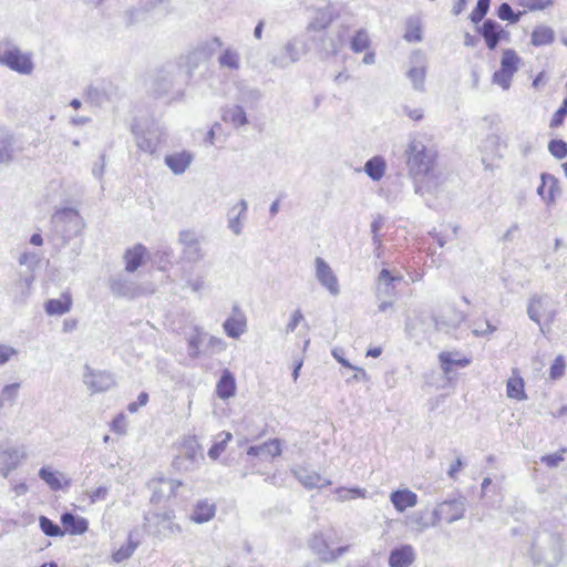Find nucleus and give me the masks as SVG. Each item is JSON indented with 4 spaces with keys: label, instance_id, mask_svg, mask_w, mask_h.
Here are the masks:
<instances>
[{
    "label": "nucleus",
    "instance_id": "46",
    "mask_svg": "<svg viewBox=\"0 0 567 567\" xmlns=\"http://www.w3.org/2000/svg\"><path fill=\"white\" fill-rule=\"evenodd\" d=\"M489 6H491V0H477L474 10L470 14L471 21L475 24L481 22L485 18L486 13L488 12Z\"/></svg>",
    "mask_w": 567,
    "mask_h": 567
},
{
    "label": "nucleus",
    "instance_id": "63",
    "mask_svg": "<svg viewBox=\"0 0 567 567\" xmlns=\"http://www.w3.org/2000/svg\"><path fill=\"white\" fill-rule=\"evenodd\" d=\"M147 402H148V394L146 392H141L138 394V396H137V401L136 402H131L127 405V411L131 412V413H135V412H137V410L141 406L146 405Z\"/></svg>",
    "mask_w": 567,
    "mask_h": 567
},
{
    "label": "nucleus",
    "instance_id": "47",
    "mask_svg": "<svg viewBox=\"0 0 567 567\" xmlns=\"http://www.w3.org/2000/svg\"><path fill=\"white\" fill-rule=\"evenodd\" d=\"M549 153L557 159L567 156V143L564 140L555 138L548 143Z\"/></svg>",
    "mask_w": 567,
    "mask_h": 567
},
{
    "label": "nucleus",
    "instance_id": "23",
    "mask_svg": "<svg viewBox=\"0 0 567 567\" xmlns=\"http://www.w3.org/2000/svg\"><path fill=\"white\" fill-rule=\"evenodd\" d=\"M61 523L66 533L71 535H82L89 528V522L81 516H76L70 512L61 515Z\"/></svg>",
    "mask_w": 567,
    "mask_h": 567
},
{
    "label": "nucleus",
    "instance_id": "21",
    "mask_svg": "<svg viewBox=\"0 0 567 567\" xmlns=\"http://www.w3.org/2000/svg\"><path fill=\"white\" fill-rule=\"evenodd\" d=\"M281 453L280 441L278 439L269 440L262 444L250 445V457L271 460Z\"/></svg>",
    "mask_w": 567,
    "mask_h": 567
},
{
    "label": "nucleus",
    "instance_id": "39",
    "mask_svg": "<svg viewBox=\"0 0 567 567\" xmlns=\"http://www.w3.org/2000/svg\"><path fill=\"white\" fill-rule=\"evenodd\" d=\"M507 396L518 401L525 400L524 381L522 378H511L506 385Z\"/></svg>",
    "mask_w": 567,
    "mask_h": 567
},
{
    "label": "nucleus",
    "instance_id": "48",
    "mask_svg": "<svg viewBox=\"0 0 567 567\" xmlns=\"http://www.w3.org/2000/svg\"><path fill=\"white\" fill-rule=\"evenodd\" d=\"M220 436H224V437L221 440L215 442L212 445V447L208 450L207 454L212 460H217L220 456V454L225 451L228 441H230V439H231V434L228 432L221 433Z\"/></svg>",
    "mask_w": 567,
    "mask_h": 567
},
{
    "label": "nucleus",
    "instance_id": "61",
    "mask_svg": "<svg viewBox=\"0 0 567 567\" xmlns=\"http://www.w3.org/2000/svg\"><path fill=\"white\" fill-rule=\"evenodd\" d=\"M554 0H527L525 6L529 11L544 10L550 7Z\"/></svg>",
    "mask_w": 567,
    "mask_h": 567
},
{
    "label": "nucleus",
    "instance_id": "45",
    "mask_svg": "<svg viewBox=\"0 0 567 567\" xmlns=\"http://www.w3.org/2000/svg\"><path fill=\"white\" fill-rule=\"evenodd\" d=\"M39 523H40L41 530L47 536L55 537V536L64 535V532L61 529V527L45 516H41L39 519Z\"/></svg>",
    "mask_w": 567,
    "mask_h": 567
},
{
    "label": "nucleus",
    "instance_id": "8",
    "mask_svg": "<svg viewBox=\"0 0 567 567\" xmlns=\"http://www.w3.org/2000/svg\"><path fill=\"white\" fill-rule=\"evenodd\" d=\"M306 52L307 48L305 42L295 38L288 41L282 49L272 55L271 63L284 69L299 61Z\"/></svg>",
    "mask_w": 567,
    "mask_h": 567
},
{
    "label": "nucleus",
    "instance_id": "50",
    "mask_svg": "<svg viewBox=\"0 0 567 567\" xmlns=\"http://www.w3.org/2000/svg\"><path fill=\"white\" fill-rule=\"evenodd\" d=\"M497 16L501 20L516 23L519 20V13H515L507 2H503L497 9Z\"/></svg>",
    "mask_w": 567,
    "mask_h": 567
},
{
    "label": "nucleus",
    "instance_id": "25",
    "mask_svg": "<svg viewBox=\"0 0 567 567\" xmlns=\"http://www.w3.org/2000/svg\"><path fill=\"white\" fill-rule=\"evenodd\" d=\"M246 200L241 199L237 205L231 207L228 212V227L236 235L240 234L243 230V224L240 221L241 218L246 216Z\"/></svg>",
    "mask_w": 567,
    "mask_h": 567
},
{
    "label": "nucleus",
    "instance_id": "12",
    "mask_svg": "<svg viewBox=\"0 0 567 567\" xmlns=\"http://www.w3.org/2000/svg\"><path fill=\"white\" fill-rule=\"evenodd\" d=\"M477 32L483 37L489 50L496 49L499 41L509 39V33L506 32L497 21L492 19H486L483 24L477 28Z\"/></svg>",
    "mask_w": 567,
    "mask_h": 567
},
{
    "label": "nucleus",
    "instance_id": "53",
    "mask_svg": "<svg viewBox=\"0 0 567 567\" xmlns=\"http://www.w3.org/2000/svg\"><path fill=\"white\" fill-rule=\"evenodd\" d=\"M156 517H157V523L163 524L164 528H167L171 534L181 532V527L173 523V518H174L173 512H164L162 514H157Z\"/></svg>",
    "mask_w": 567,
    "mask_h": 567
},
{
    "label": "nucleus",
    "instance_id": "27",
    "mask_svg": "<svg viewBox=\"0 0 567 567\" xmlns=\"http://www.w3.org/2000/svg\"><path fill=\"white\" fill-rule=\"evenodd\" d=\"M385 169V159L380 155L371 157L364 164L365 174L374 182L380 181L384 176Z\"/></svg>",
    "mask_w": 567,
    "mask_h": 567
},
{
    "label": "nucleus",
    "instance_id": "3",
    "mask_svg": "<svg viewBox=\"0 0 567 567\" xmlns=\"http://www.w3.org/2000/svg\"><path fill=\"white\" fill-rule=\"evenodd\" d=\"M0 65L22 75H30L34 70L32 54L22 52L19 47L9 41L0 42Z\"/></svg>",
    "mask_w": 567,
    "mask_h": 567
},
{
    "label": "nucleus",
    "instance_id": "36",
    "mask_svg": "<svg viewBox=\"0 0 567 567\" xmlns=\"http://www.w3.org/2000/svg\"><path fill=\"white\" fill-rule=\"evenodd\" d=\"M519 56L513 49H505L501 60V69L507 73L515 74L518 70Z\"/></svg>",
    "mask_w": 567,
    "mask_h": 567
},
{
    "label": "nucleus",
    "instance_id": "62",
    "mask_svg": "<svg viewBox=\"0 0 567 567\" xmlns=\"http://www.w3.org/2000/svg\"><path fill=\"white\" fill-rule=\"evenodd\" d=\"M302 319H303V315L301 313V311L299 309H297L292 313L288 324L286 326V333L289 334V333L293 332Z\"/></svg>",
    "mask_w": 567,
    "mask_h": 567
},
{
    "label": "nucleus",
    "instance_id": "13",
    "mask_svg": "<svg viewBox=\"0 0 567 567\" xmlns=\"http://www.w3.org/2000/svg\"><path fill=\"white\" fill-rule=\"evenodd\" d=\"M316 277L320 285L324 287L332 296L340 293L338 278L331 267L321 257H316Z\"/></svg>",
    "mask_w": 567,
    "mask_h": 567
},
{
    "label": "nucleus",
    "instance_id": "7",
    "mask_svg": "<svg viewBox=\"0 0 567 567\" xmlns=\"http://www.w3.org/2000/svg\"><path fill=\"white\" fill-rule=\"evenodd\" d=\"M409 64L410 66L405 72V76L411 82L414 91L424 92L427 74L426 56L420 50H415L410 55Z\"/></svg>",
    "mask_w": 567,
    "mask_h": 567
},
{
    "label": "nucleus",
    "instance_id": "64",
    "mask_svg": "<svg viewBox=\"0 0 567 567\" xmlns=\"http://www.w3.org/2000/svg\"><path fill=\"white\" fill-rule=\"evenodd\" d=\"M109 494V488L105 486H100L96 489L89 493V497L91 503H96L99 501H104Z\"/></svg>",
    "mask_w": 567,
    "mask_h": 567
},
{
    "label": "nucleus",
    "instance_id": "26",
    "mask_svg": "<svg viewBox=\"0 0 567 567\" xmlns=\"http://www.w3.org/2000/svg\"><path fill=\"white\" fill-rule=\"evenodd\" d=\"M223 121L238 128L247 123V115L243 106H227L223 112Z\"/></svg>",
    "mask_w": 567,
    "mask_h": 567
},
{
    "label": "nucleus",
    "instance_id": "17",
    "mask_svg": "<svg viewBox=\"0 0 567 567\" xmlns=\"http://www.w3.org/2000/svg\"><path fill=\"white\" fill-rule=\"evenodd\" d=\"M402 276H393L388 269H382L378 276L377 298L393 299L395 296V282H400Z\"/></svg>",
    "mask_w": 567,
    "mask_h": 567
},
{
    "label": "nucleus",
    "instance_id": "33",
    "mask_svg": "<svg viewBox=\"0 0 567 567\" xmlns=\"http://www.w3.org/2000/svg\"><path fill=\"white\" fill-rule=\"evenodd\" d=\"M21 388L20 382L6 384L0 392V403L2 408L9 405L13 406L18 400L19 391Z\"/></svg>",
    "mask_w": 567,
    "mask_h": 567
},
{
    "label": "nucleus",
    "instance_id": "54",
    "mask_svg": "<svg viewBox=\"0 0 567 567\" xmlns=\"http://www.w3.org/2000/svg\"><path fill=\"white\" fill-rule=\"evenodd\" d=\"M566 449H561L559 452L554 454H547L540 457V462L550 468H555L559 466V464L564 461V453Z\"/></svg>",
    "mask_w": 567,
    "mask_h": 567
},
{
    "label": "nucleus",
    "instance_id": "55",
    "mask_svg": "<svg viewBox=\"0 0 567 567\" xmlns=\"http://www.w3.org/2000/svg\"><path fill=\"white\" fill-rule=\"evenodd\" d=\"M19 264L25 266L29 269H34L40 261V256L32 251H24L19 257Z\"/></svg>",
    "mask_w": 567,
    "mask_h": 567
},
{
    "label": "nucleus",
    "instance_id": "43",
    "mask_svg": "<svg viewBox=\"0 0 567 567\" xmlns=\"http://www.w3.org/2000/svg\"><path fill=\"white\" fill-rule=\"evenodd\" d=\"M334 493L337 494V497L340 502L367 497V489L360 488V487H352V488L339 487L336 489Z\"/></svg>",
    "mask_w": 567,
    "mask_h": 567
},
{
    "label": "nucleus",
    "instance_id": "20",
    "mask_svg": "<svg viewBox=\"0 0 567 567\" xmlns=\"http://www.w3.org/2000/svg\"><path fill=\"white\" fill-rule=\"evenodd\" d=\"M390 501L393 504L394 508L402 513L409 507H413L417 503V495L405 488V489H396L390 494Z\"/></svg>",
    "mask_w": 567,
    "mask_h": 567
},
{
    "label": "nucleus",
    "instance_id": "29",
    "mask_svg": "<svg viewBox=\"0 0 567 567\" xmlns=\"http://www.w3.org/2000/svg\"><path fill=\"white\" fill-rule=\"evenodd\" d=\"M13 136L8 131L0 128V164H8L13 159Z\"/></svg>",
    "mask_w": 567,
    "mask_h": 567
},
{
    "label": "nucleus",
    "instance_id": "51",
    "mask_svg": "<svg viewBox=\"0 0 567 567\" xmlns=\"http://www.w3.org/2000/svg\"><path fill=\"white\" fill-rule=\"evenodd\" d=\"M245 323L241 321H237L235 319H227L224 322V330L227 336L231 338H237L244 332Z\"/></svg>",
    "mask_w": 567,
    "mask_h": 567
},
{
    "label": "nucleus",
    "instance_id": "16",
    "mask_svg": "<svg viewBox=\"0 0 567 567\" xmlns=\"http://www.w3.org/2000/svg\"><path fill=\"white\" fill-rule=\"evenodd\" d=\"M193 161L194 154L186 150L167 154L164 158L165 165L174 175L184 174L192 165Z\"/></svg>",
    "mask_w": 567,
    "mask_h": 567
},
{
    "label": "nucleus",
    "instance_id": "60",
    "mask_svg": "<svg viewBox=\"0 0 567 567\" xmlns=\"http://www.w3.org/2000/svg\"><path fill=\"white\" fill-rule=\"evenodd\" d=\"M320 40H321L320 48L327 55L336 54L338 52V44L333 39H331V38L323 39V34H322L320 37Z\"/></svg>",
    "mask_w": 567,
    "mask_h": 567
},
{
    "label": "nucleus",
    "instance_id": "34",
    "mask_svg": "<svg viewBox=\"0 0 567 567\" xmlns=\"http://www.w3.org/2000/svg\"><path fill=\"white\" fill-rule=\"evenodd\" d=\"M71 298L65 297L64 299H50L45 302V311L50 316H62L70 311L71 309Z\"/></svg>",
    "mask_w": 567,
    "mask_h": 567
},
{
    "label": "nucleus",
    "instance_id": "52",
    "mask_svg": "<svg viewBox=\"0 0 567 567\" xmlns=\"http://www.w3.org/2000/svg\"><path fill=\"white\" fill-rule=\"evenodd\" d=\"M565 369H566L565 358H564V355L559 354L555 358V360L549 369L550 379H553V380L560 379L565 373Z\"/></svg>",
    "mask_w": 567,
    "mask_h": 567
},
{
    "label": "nucleus",
    "instance_id": "57",
    "mask_svg": "<svg viewBox=\"0 0 567 567\" xmlns=\"http://www.w3.org/2000/svg\"><path fill=\"white\" fill-rule=\"evenodd\" d=\"M514 74L507 73L504 70L499 69L493 74V82L501 85L504 90L509 89L511 81Z\"/></svg>",
    "mask_w": 567,
    "mask_h": 567
},
{
    "label": "nucleus",
    "instance_id": "28",
    "mask_svg": "<svg viewBox=\"0 0 567 567\" xmlns=\"http://www.w3.org/2000/svg\"><path fill=\"white\" fill-rule=\"evenodd\" d=\"M236 384L233 374L225 370L216 385V394L223 400H227L235 394Z\"/></svg>",
    "mask_w": 567,
    "mask_h": 567
},
{
    "label": "nucleus",
    "instance_id": "4",
    "mask_svg": "<svg viewBox=\"0 0 567 567\" xmlns=\"http://www.w3.org/2000/svg\"><path fill=\"white\" fill-rule=\"evenodd\" d=\"M51 223L54 231L63 238L64 244L78 236L83 227V220L79 212L71 207L56 210Z\"/></svg>",
    "mask_w": 567,
    "mask_h": 567
},
{
    "label": "nucleus",
    "instance_id": "9",
    "mask_svg": "<svg viewBox=\"0 0 567 567\" xmlns=\"http://www.w3.org/2000/svg\"><path fill=\"white\" fill-rule=\"evenodd\" d=\"M178 241L183 246V257L189 262L199 261L204 257L200 245V237L193 230L179 231Z\"/></svg>",
    "mask_w": 567,
    "mask_h": 567
},
{
    "label": "nucleus",
    "instance_id": "18",
    "mask_svg": "<svg viewBox=\"0 0 567 567\" xmlns=\"http://www.w3.org/2000/svg\"><path fill=\"white\" fill-rule=\"evenodd\" d=\"M415 550L412 545L404 544L394 547L389 555L390 567H410L415 560Z\"/></svg>",
    "mask_w": 567,
    "mask_h": 567
},
{
    "label": "nucleus",
    "instance_id": "24",
    "mask_svg": "<svg viewBox=\"0 0 567 567\" xmlns=\"http://www.w3.org/2000/svg\"><path fill=\"white\" fill-rule=\"evenodd\" d=\"M146 251V248L141 244L135 245L131 249H127L124 255L125 270L128 272H134L140 266H142Z\"/></svg>",
    "mask_w": 567,
    "mask_h": 567
},
{
    "label": "nucleus",
    "instance_id": "6",
    "mask_svg": "<svg viewBox=\"0 0 567 567\" xmlns=\"http://www.w3.org/2000/svg\"><path fill=\"white\" fill-rule=\"evenodd\" d=\"M466 512V499L458 496L453 499H446L437 504L432 512V524L436 526L442 519L452 524L464 517Z\"/></svg>",
    "mask_w": 567,
    "mask_h": 567
},
{
    "label": "nucleus",
    "instance_id": "31",
    "mask_svg": "<svg viewBox=\"0 0 567 567\" xmlns=\"http://www.w3.org/2000/svg\"><path fill=\"white\" fill-rule=\"evenodd\" d=\"M223 43L219 38L214 37L200 43L192 55L198 60L209 59L217 50L221 48Z\"/></svg>",
    "mask_w": 567,
    "mask_h": 567
},
{
    "label": "nucleus",
    "instance_id": "22",
    "mask_svg": "<svg viewBox=\"0 0 567 567\" xmlns=\"http://www.w3.org/2000/svg\"><path fill=\"white\" fill-rule=\"evenodd\" d=\"M110 289L116 297L134 298L138 295V287L133 281L122 277L112 278Z\"/></svg>",
    "mask_w": 567,
    "mask_h": 567
},
{
    "label": "nucleus",
    "instance_id": "30",
    "mask_svg": "<svg viewBox=\"0 0 567 567\" xmlns=\"http://www.w3.org/2000/svg\"><path fill=\"white\" fill-rule=\"evenodd\" d=\"M215 516V505L207 501H200L196 504L190 519L197 524L210 520Z\"/></svg>",
    "mask_w": 567,
    "mask_h": 567
},
{
    "label": "nucleus",
    "instance_id": "2",
    "mask_svg": "<svg viewBox=\"0 0 567 567\" xmlns=\"http://www.w3.org/2000/svg\"><path fill=\"white\" fill-rule=\"evenodd\" d=\"M405 156L409 174L416 178L423 177L432 171L436 153L421 140L411 138L405 148Z\"/></svg>",
    "mask_w": 567,
    "mask_h": 567
},
{
    "label": "nucleus",
    "instance_id": "37",
    "mask_svg": "<svg viewBox=\"0 0 567 567\" xmlns=\"http://www.w3.org/2000/svg\"><path fill=\"white\" fill-rule=\"evenodd\" d=\"M24 457V452L18 447L0 446V463H14V466H18L20 461Z\"/></svg>",
    "mask_w": 567,
    "mask_h": 567
},
{
    "label": "nucleus",
    "instance_id": "49",
    "mask_svg": "<svg viewBox=\"0 0 567 567\" xmlns=\"http://www.w3.org/2000/svg\"><path fill=\"white\" fill-rule=\"evenodd\" d=\"M332 21V14L329 11L318 13L313 22L309 24L308 30L323 31Z\"/></svg>",
    "mask_w": 567,
    "mask_h": 567
},
{
    "label": "nucleus",
    "instance_id": "14",
    "mask_svg": "<svg viewBox=\"0 0 567 567\" xmlns=\"http://www.w3.org/2000/svg\"><path fill=\"white\" fill-rule=\"evenodd\" d=\"M559 194L560 187L558 179L549 173H543L540 175V185L537 187V195L547 205H554Z\"/></svg>",
    "mask_w": 567,
    "mask_h": 567
},
{
    "label": "nucleus",
    "instance_id": "1",
    "mask_svg": "<svg viewBox=\"0 0 567 567\" xmlns=\"http://www.w3.org/2000/svg\"><path fill=\"white\" fill-rule=\"evenodd\" d=\"M564 540L561 535L547 529H538L533 538L528 556L535 566L556 567L563 559Z\"/></svg>",
    "mask_w": 567,
    "mask_h": 567
},
{
    "label": "nucleus",
    "instance_id": "56",
    "mask_svg": "<svg viewBox=\"0 0 567 567\" xmlns=\"http://www.w3.org/2000/svg\"><path fill=\"white\" fill-rule=\"evenodd\" d=\"M567 115V97L563 101L559 109L554 113L551 120H550V127H558L563 125L564 120Z\"/></svg>",
    "mask_w": 567,
    "mask_h": 567
},
{
    "label": "nucleus",
    "instance_id": "11",
    "mask_svg": "<svg viewBox=\"0 0 567 567\" xmlns=\"http://www.w3.org/2000/svg\"><path fill=\"white\" fill-rule=\"evenodd\" d=\"M83 382L93 393L107 391L115 384V380L110 372L95 371L89 365H85Z\"/></svg>",
    "mask_w": 567,
    "mask_h": 567
},
{
    "label": "nucleus",
    "instance_id": "58",
    "mask_svg": "<svg viewBox=\"0 0 567 567\" xmlns=\"http://www.w3.org/2000/svg\"><path fill=\"white\" fill-rule=\"evenodd\" d=\"M18 350L11 346L0 343V367L18 355Z\"/></svg>",
    "mask_w": 567,
    "mask_h": 567
},
{
    "label": "nucleus",
    "instance_id": "42",
    "mask_svg": "<svg viewBox=\"0 0 567 567\" xmlns=\"http://www.w3.org/2000/svg\"><path fill=\"white\" fill-rule=\"evenodd\" d=\"M543 309V298L540 296H533L529 300L528 307H527V315L530 320L536 322L539 327L540 326V312ZM543 331V328H540Z\"/></svg>",
    "mask_w": 567,
    "mask_h": 567
},
{
    "label": "nucleus",
    "instance_id": "10",
    "mask_svg": "<svg viewBox=\"0 0 567 567\" xmlns=\"http://www.w3.org/2000/svg\"><path fill=\"white\" fill-rule=\"evenodd\" d=\"M336 536L337 532L334 530V528H330L327 533H315L310 537L308 542L309 547L319 557L321 561L326 563L327 559L332 558L330 554V543H334L337 540Z\"/></svg>",
    "mask_w": 567,
    "mask_h": 567
},
{
    "label": "nucleus",
    "instance_id": "44",
    "mask_svg": "<svg viewBox=\"0 0 567 567\" xmlns=\"http://www.w3.org/2000/svg\"><path fill=\"white\" fill-rule=\"evenodd\" d=\"M218 61L223 68H228L230 70H237L239 68V55L231 49L225 50Z\"/></svg>",
    "mask_w": 567,
    "mask_h": 567
},
{
    "label": "nucleus",
    "instance_id": "5",
    "mask_svg": "<svg viewBox=\"0 0 567 567\" xmlns=\"http://www.w3.org/2000/svg\"><path fill=\"white\" fill-rule=\"evenodd\" d=\"M132 133L138 150L151 155L157 152L165 135L163 127L155 122L144 126L141 122L136 121L132 124Z\"/></svg>",
    "mask_w": 567,
    "mask_h": 567
},
{
    "label": "nucleus",
    "instance_id": "40",
    "mask_svg": "<svg viewBox=\"0 0 567 567\" xmlns=\"http://www.w3.org/2000/svg\"><path fill=\"white\" fill-rule=\"evenodd\" d=\"M439 359L441 362V368L445 374H449L452 371L451 367L453 364L464 368V367L468 365L471 362L470 359H466V358L455 360L452 358L451 352H441L439 354Z\"/></svg>",
    "mask_w": 567,
    "mask_h": 567
},
{
    "label": "nucleus",
    "instance_id": "19",
    "mask_svg": "<svg viewBox=\"0 0 567 567\" xmlns=\"http://www.w3.org/2000/svg\"><path fill=\"white\" fill-rule=\"evenodd\" d=\"M202 460H204L202 453H196L194 450H186L174 460L173 466L179 472H193L198 467Z\"/></svg>",
    "mask_w": 567,
    "mask_h": 567
},
{
    "label": "nucleus",
    "instance_id": "32",
    "mask_svg": "<svg viewBox=\"0 0 567 567\" xmlns=\"http://www.w3.org/2000/svg\"><path fill=\"white\" fill-rule=\"evenodd\" d=\"M555 39L554 30L546 25H538L532 32L530 42L535 47L550 44Z\"/></svg>",
    "mask_w": 567,
    "mask_h": 567
},
{
    "label": "nucleus",
    "instance_id": "35",
    "mask_svg": "<svg viewBox=\"0 0 567 567\" xmlns=\"http://www.w3.org/2000/svg\"><path fill=\"white\" fill-rule=\"evenodd\" d=\"M138 546V542L133 539V534L130 533L126 545L121 546L113 553L112 559L114 563H122L128 559Z\"/></svg>",
    "mask_w": 567,
    "mask_h": 567
},
{
    "label": "nucleus",
    "instance_id": "15",
    "mask_svg": "<svg viewBox=\"0 0 567 567\" xmlns=\"http://www.w3.org/2000/svg\"><path fill=\"white\" fill-rule=\"evenodd\" d=\"M292 473L293 476L300 482V484L308 489L322 488L324 486L331 485V481L322 477L316 471L303 466L293 468Z\"/></svg>",
    "mask_w": 567,
    "mask_h": 567
},
{
    "label": "nucleus",
    "instance_id": "38",
    "mask_svg": "<svg viewBox=\"0 0 567 567\" xmlns=\"http://www.w3.org/2000/svg\"><path fill=\"white\" fill-rule=\"evenodd\" d=\"M39 476L42 481H44L52 491H60L62 488V474L59 472H54L49 467H41L39 471Z\"/></svg>",
    "mask_w": 567,
    "mask_h": 567
},
{
    "label": "nucleus",
    "instance_id": "59",
    "mask_svg": "<svg viewBox=\"0 0 567 567\" xmlns=\"http://www.w3.org/2000/svg\"><path fill=\"white\" fill-rule=\"evenodd\" d=\"M424 516H425V513H423V512H415V513H413V515L410 518L411 523L419 530H424V529L429 528L430 526H433L432 519L431 520H426Z\"/></svg>",
    "mask_w": 567,
    "mask_h": 567
},
{
    "label": "nucleus",
    "instance_id": "41",
    "mask_svg": "<svg viewBox=\"0 0 567 567\" xmlns=\"http://www.w3.org/2000/svg\"><path fill=\"white\" fill-rule=\"evenodd\" d=\"M370 47V38L365 30L360 29L352 37L350 48L353 52L359 53L367 50Z\"/></svg>",
    "mask_w": 567,
    "mask_h": 567
}]
</instances>
